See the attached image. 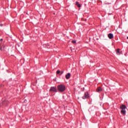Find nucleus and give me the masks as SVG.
<instances>
[{
    "instance_id": "nucleus-10",
    "label": "nucleus",
    "mask_w": 128,
    "mask_h": 128,
    "mask_svg": "<svg viewBox=\"0 0 128 128\" xmlns=\"http://www.w3.org/2000/svg\"><path fill=\"white\" fill-rule=\"evenodd\" d=\"M56 74H60V70H58L56 71Z\"/></svg>"
},
{
    "instance_id": "nucleus-7",
    "label": "nucleus",
    "mask_w": 128,
    "mask_h": 128,
    "mask_svg": "<svg viewBox=\"0 0 128 128\" xmlns=\"http://www.w3.org/2000/svg\"><path fill=\"white\" fill-rule=\"evenodd\" d=\"M120 108H121V110H126V105L124 104H122V106H120Z\"/></svg>"
},
{
    "instance_id": "nucleus-14",
    "label": "nucleus",
    "mask_w": 128,
    "mask_h": 128,
    "mask_svg": "<svg viewBox=\"0 0 128 128\" xmlns=\"http://www.w3.org/2000/svg\"><path fill=\"white\" fill-rule=\"evenodd\" d=\"M64 74V72H62L60 74Z\"/></svg>"
},
{
    "instance_id": "nucleus-11",
    "label": "nucleus",
    "mask_w": 128,
    "mask_h": 128,
    "mask_svg": "<svg viewBox=\"0 0 128 128\" xmlns=\"http://www.w3.org/2000/svg\"><path fill=\"white\" fill-rule=\"evenodd\" d=\"M72 44H76V40H72Z\"/></svg>"
},
{
    "instance_id": "nucleus-9",
    "label": "nucleus",
    "mask_w": 128,
    "mask_h": 128,
    "mask_svg": "<svg viewBox=\"0 0 128 128\" xmlns=\"http://www.w3.org/2000/svg\"><path fill=\"white\" fill-rule=\"evenodd\" d=\"M121 114H126V111L125 110H122L120 112Z\"/></svg>"
},
{
    "instance_id": "nucleus-2",
    "label": "nucleus",
    "mask_w": 128,
    "mask_h": 128,
    "mask_svg": "<svg viewBox=\"0 0 128 128\" xmlns=\"http://www.w3.org/2000/svg\"><path fill=\"white\" fill-rule=\"evenodd\" d=\"M82 100H88V98H90V93L86 92H85L83 96H82Z\"/></svg>"
},
{
    "instance_id": "nucleus-3",
    "label": "nucleus",
    "mask_w": 128,
    "mask_h": 128,
    "mask_svg": "<svg viewBox=\"0 0 128 128\" xmlns=\"http://www.w3.org/2000/svg\"><path fill=\"white\" fill-rule=\"evenodd\" d=\"M50 92H58V90H56V87H51L50 88Z\"/></svg>"
},
{
    "instance_id": "nucleus-15",
    "label": "nucleus",
    "mask_w": 128,
    "mask_h": 128,
    "mask_svg": "<svg viewBox=\"0 0 128 128\" xmlns=\"http://www.w3.org/2000/svg\"><path fill=\"white\" fill-rule=\"evenodd\" d=\"M0 40V42H2V38H1V39Z\"/></svg>"
},
{
    "instance_id": "nucleus-8",
    "label": "nucleus",
    "mask_w": 128,
    "mask_h": 128,
    "mask_svg": "<svg viewBox=\"0 0 128 128\" xmlns=\"http://www.w3.org/2000/svg\"><path fill=\"white\" fill-rule=\"evenodd\" d=\"M76 6H78V8H80L82 6L80 2H76Z\"/></svg>"
},
{
    "instance_id": "nucleus-12",
    "label": "nucleus",
    "mask_w": 128,
    "mask_h": 128,
    "mask_svg": "<svg viewBox=\"0 0 128 128\" xmlns=\"http://www.w3.org/2000/svg\"><path fill=\"white\" fill-rule=\"evenodd\" d=\"M116 52H117V54H120V49L116 50Z\"/></svg>"
},
{
    "instance_id": "nucleus-6",
    "label": "nucleus",
    "mask_w": 128,
    "mask_h": 128,
    "mask_svg": "<svg viewBox=\"0 0 128 128\" xmlns=\"http://www.w3.org/2000/svg\"><path fill=\"white\" fill-rule=\"evenodd\" d=\"M66 80H69L70 78V73H68V74L66 75Z\"/></svg>"
},
{
    "instance_id": "nucleus-16",
    "label": "nucleus",
    "mask_w": 128,
    "mask_h": 128,
    "mask_svg": "<svg viewBox=\"0 0 128 128\" xmlns=\"http://www.w3.org/2000/svg\"><path fill=\"white\" fill-rule=\"evenodd\" d=\"M127 40H128V36L127 37Z\"/></svg>"
},
{
    "instance_id": "nucleus-1",
    "label": "nucleus",
    "mask_w": 128,
    "mask_h": 128,
    "mask_svg": "<svg viewBox=\"0 0 128 128\" xmlns=\"http://www.w3.org/2000/svg\"><path fill=\"white\" fill-rule=\"evenodd\" d=\"M58 90L60 92H64L66 90V86L64 84H60L58 86Z\"/></svg>"
},
{
    "instance_id": "nucleus-13",
    "label": "nucleus",
    "mask_w": 128,
    "mask_h": 128,
    "mask_svg": "<svg viewBox=\"0 0 128 128\" xmlns=\"http://www.w3.org/2000/svg\"><path fill=\"white\" fill-rule=\"evenodd\" d=\"M2 44H0V50H2Z\"/></svg>"
},
{
    "instance_id": "nucleus-5",
    "label": "nucleus",
    "mask_w": 128,
    "mask_h": 128,
    "mask_svg": "<svg viewBox=\"0 0 128 128\" xmlns=\"http://www.w3.org/2000/svg\"><path fill=\"white\" fill-rule=\"evenodd\" d=\"M108 37L109 38H110V40H112V38H114V34L112 33H110L108 34Z\"/></svg>"
},
{
    "instance_id": "nucleus-4",
    "label": "nucleus",
    "mask_w": 128,
    "mask_h": 128,
    "mask_svg": "<svg viewBox=\"0 0 128 128\" xmlns=\"http://www.w3.org/2000/svg\"><path fill=\"white\" fill-rule=\"evenodd\" d=\"M96 92H102V88L101 87H98L96 88Z\"/></svg>"
}]
</instances>
